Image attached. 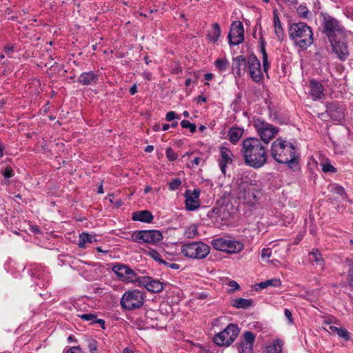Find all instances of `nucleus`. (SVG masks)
Masks as SVG:
<instances>
[{"label":"nucleus","instance_id":"nucleus-5","mask_svg":"<svg viewBox=\"0 0 353 353\" xmlns=\"http://www.w3.org/2000/svg\"><path fill=\"white\" fill-rule=\"evenodd\" d=\"M323 32L327 37L328 39L334 38L343 39L347 36V32L340 24L339 21L329 15L323 16L322 23Z\"/></svg>","mask_w":353,"mask_h":353},{"label":"nucleus","instance_id":"nucleus-28","mask_svg":"<svg viewBox=\"0 0 353 353\" xmlns=\"http://www.w3.org/2000/svg\"><path fill=\"white\" fill-rule=\"evenodd\" d=\"M252 299L238 298L232 301L231 305L236 308L247 309L253 305Z\"/></svg>","mask_w":353,"mask_h":353},{"label":"nucleus","instance_id":"nucleus-46","mask_svg":"<svg viewBox=\"0 0 353 353\" xmlns=\"http://www.w3.org/2000/svg\"><path fill=\"white\" fill-rule=\"evenodd\" d=\"M80 318L86 321H90L91 323H95L96 316L92 314H83L79 316Z\"/></svg>","mask_w":353,"mask_h":353},{"label":"nucleus","instance_id":"nucleus-31","mask_svg":"<svg viewBox=\"0 0 353 353\" xmlns=\"http://www.w3.org/2000/svg\"><path fill=\"white\" fill-rule=\"evenodd\" d=\"M95 241H97L95 236L83 232L79 236L78 245L80 248H85L86 243H92Z\"/></svg>","mask_w":353,"mask_h":353},{"label":"nucleus","instance_id":"nucleus-51","mask_svg":"<svg viewBox=\"0 0 353 353\" xmlns=\"http://www.w3.org/2000/svg\"><path fill=\"white\" fill-rule=\"evenodd\" d=\"M228 285L231 288V291H234L240 288L239 285L235 281H230Z\"/></svg>","mask_w":353,"mask_h":353},{"label":"nucleus","instance_id":"nucleus-37","mask_svg":"<svg viewBox=\"0 0 353 353\" xmlns=\"http://www.w3.org/2000/svg\"><path fill=\"white\" fill-rule=\"evenodd\" d=\"M181 125L183 128H188L190 130V131L192 132V133H194L196 132V126L194 123H190L189 121L188 120H183L181 122Z\"/></svg>","mask_w":353,"mask_h":353},{"label":"nucleus","instance_id":"nucleus-38","mask_svg":"<svg viewBox=\"0 0 353 353\" xmlns=\"http://www.w3.org/2000/svg\"><path fill=\"white\" fill-rule=\"evenodd\" d=\"M297 14L301 18H307L309 10L306 6L300 5L296 9Z\"/></svg>","mask_w":353,"mask_h":353},{"label":"nucleus","instance_id":"nucleus-25","mask_svg":"<svg viewBox=\"0 0 353 353\" xmlns=\"http://www.w3.org/2000/svg\"><path fill=\"white\" fill-rule=\"evenodd\" d=\"M132 219L133 221L149 223L152 221L154 216L148 210H141L133 212L132 214Z\"/></svg>","mask_w":353,"mask_h":353},{"label":"nucleus","instance_id":"nucleus-15","mask_svg":"<svg viewBox=\"0 0 353 353\" xmlns=\"http://www.w3.org/2000/svg\"><path fill=\"white\" fill-rule=\"evenodd\" d=\"M28 272L34 279L41 280V282H36L37 285H42V287H44L50 281L48 271L44 266L40 264L32 265L31 267L28 268Z\"/></svg>","mask_w":353,"mask_h":353},{"label":"nucleus","instance_id":"nucleus-40","mask_svg":"<svg viewBox=\"0 0 353 353\" xmlns=\"http://www.w3.org/2000/svg\"><path fill=\"white\" fill-rule=\"evenodd\" d=\"M88 347L90 353L97 352L98 342L94 339H89Z\"/></svg>","mask_w":353,"mask_h":353},{"label":"nucleus","instance_id":"nucleus-47","mask_svg":"<svg viewBox=\"0 0 353 353\" xmlns=\"http://www.w3.org/2000/svg\"><path fill=\"white\" fill-rule=\"evenodd\" d=\"M266 284L268 287H280L281 285V281L279 279H272L266 281Z\"/></svg>","mask_w":353,"mask_h":353},{"label":"nucleus","instance_id":"nucleus-60","mask_svg":"<svg viewBox=\"0 0 353 353\" xmlns=\"http://www.w3.org/2000/svg\"><path fill=\"white\" fill-rule=\"evenodd\" d=\"M137 92V85L134 84V85H132V86L130 88V94L134 95V94H135Z\"/></svg>","mask_w":353,"mask_h":353},{"label":"nucleus","instance_id":"nucleus-64","mask_svg":"<svg viewBox=\"0 0 353 353\" xmlns=\"http://www.w3.org/2000/svg\"><path fill=\"white\" fill-rule=\"evenodd\" d=\"M123 353H134L133 350H131L130 348L129 347H125L123 351Z\"/></svg>","mask_w":353,"mask_h":353},{"label":"nucleus","instance_id":"nucleus-9","mask_svg":"<svg viewBox=\"0 0 353 353\" xmlns=\"http://www.w3.org/2000/svg\"><path fill=\"white\" fill-rule=\"evenodd\" d=\"M239 333L238 326L231 323L224 330L215 335L214 342L219 346H229L234 341Z\"/></svg>","mask_w":353,"mask_h":353},{"label":"nucleus","instance_id":"nucleus-24","mask_svg":"<svg viewBox=\"0 0 353 353\" xmlns=\"http://www.w3.org/2000/svg\"><path fill=\"white\" fill-rule=\"evenodd\" d=\"M308 259L312 265L319 266L321 270H324L325 261L318 249H314L308 254Z\"/></svg>","mask_w":353,"mask_h":353},{"label":"nucleus","instance_id":"nucleus-17","mask_svg":"<svg viewBox=\"0 0 353 353\" xmlns=\"http://www.w3.org/2000/svg\"><path fill=\"white\" fill-rule=\"evenodd\" d=\"M139 283L152 293H159L163 289V283L150 276H141L139 279Z\"/></svg>","mask_w":353,"mask_h":353},{"label":"nucleus","instance_id":"nucleus-1","mask_svg":"<svg viewBox=\"0 0 353 353\" xmlns=\"http://www.w3.org/2000/svg\"><path fill=\"white\" fill-rule=\"evenodd\" d=\"M270 153L272 157L279 163L288 164L293 171L299 169V155L292 143L278 138L272 143Z\"/></svg>","mask_w":353,"mask_h":353},{"label":"nucleus","instance_id":"nucleus-61","mask_svg":"<svg viewBox=\"0 0 353 353\" xmlns=\"http://www.w3.org/2000/svg\"><path fill=\"white\" fill-rule=\"evenodd\" d=\"M205 79L207 81H210L213 78V74L212 73H206L204 75Z\"/></svg>","mask_w":353,"mask_h":353},{"label":"nucleus","instance_id":"nucleus-2","mask_svg":"<svg viewBox=\"0 0 353 353\" xmlns=\"http://www.w3.org/2000/svg\"><path fill=\"white\" fill-rule=\"evenodd\" d=\"M265 145L257 138H248L243 141L241 154L246 165L260 168L267 162Z\"/></svg>","mask_w":353,"mask_h":353},{"label":"nucleus","instance_id":"nucleus-63","mask_svg":"<svg viewBox=\"0 0 353 353\" xmlns=\"http://www.w3.org/2000/svg\"><path fill=\"white\" fill-rule=\"evenodd\" d=\"M207 101V99L205 96L203 95H200L198 97V102H203V103H205Z\"/></svg>","mask_w":353,"mask_h":353},{"label":"nucleus","instance_id":"nucleus-13","mask_svg":"<svg viewBox=\"0 0 353 353\" xmlns=\"http://www.w3.org/2000/svg\"><path fill=\"white\" fill-rule=\"evenodd\" d=\"M250 78L256 83H261L263 80L261 63L257 57L251 54L247 58V68Z\"/></svg>","mask_w":353,"mask_h":353},{"label":"nucleus","instance_id":"nucleus-11","mask_svg":"<svg viewBox=\"0 0 353 353\" xmlns=\"http://www.w3.org/2000/svg\"><path fill=\"white\" fill-rule=\"evenodd\" d=\"M237 199L244 204L254 205L256 203V195L251 185L241 183L238 188Z\"/></svg>","mask_w":353,"mask_h":353},{"label":"nucleus","instance_id":"nucleus-55","mask_svg":"<svg viewBox=\"0 0 353 353\" xmlns=\"http://www.w3.org/2000/svg\"><path fill=\"white\" fill-rule=\"evenodd\" d=\"M163 264L173 270H177L179 268V265L175 263H168L165 261V263Z\"/></svg>","mask_w":353,"mask_h":353},{"label":"nucleus","instance_id":"nucleus-42","mask_svg":"<svg viewBox=\"0 0 353 353\" xmlns=\"http://www.w3.org/2000/svg\"><path fill=\"white\" fill-rule=\"evenodd\" d=\"M338 336L343 339H345V341H349L350 340V335H349V332L348 331L345 329V328H343V327H339V330H337V333Z\"/></svg>","mask_w":353,"mask_h":353},{"label":"nucleus","instance_id":"nucleus-45","mask_svg":"<svg viewBox=\"0 0 353 353\" xmlns=\"http://www.w3.org/2000/svg\"><path fill=\"white\" fill-rule=\"evenodd\" d=\"M272 255V250L270 248H263L261 252V257L263 260L269 259Z\"/></svg>","mask_w":353,"mask_h":353},{"label":"nucleus","instance_id":"nucleus-50","mask_svg":"<svg viewBox=\"0 0 353 353\" xmlns=\"http://www.w3.org/2000/svg\"><path fill=\"white\" fill-rule=\"evenodd\" d=\"M14 50V45H6L4 48L3 51L6 54H8V57L11 58V56L10 55V53L13 52Z\"/></svg>","mask_w":353,"mask_h":353},{"label":"nucleus","instance_id":"nucleus-53","mask_svg":"<svg viewBox=\"0 0 353 353\" xmlns=\"http://www.w3.org/2000/svg\"><path fill=\"white\" fill-rule=\"evenodd\" d=\"M182 72V70L181 68V67L179 66V64H174V66L173 68H172L171 69V72L172 74H178L179 73H181Z\"/></svg>","mask_w":353,"mask_h":353},{"label":"nucleus","instance_id":"nucleus-58","mask_svg":"<svg viewBox=\"0 0 353 353\" xmlns=\"http://www.w3.org/2000/svg\"><path fill=\"white\" fill-rule=\"evenodd\" d=\"M336 105L334 103H330L327 105V110L330 114L331 117H333V114L332 113V110H334L336 108Z\"/></svg>","mask_w":353,"mask_h":353},{"label":"nucleus","instance_id":"nucleus-34","mask_svg":"<svg viewBox=\"0 0 353 353\" xmlns=\"http://www.w3.org/2000/svg\"><path fill=\"white\" fill-rule=\"evenodd\" d=\"M345 263L349 268L347 272V282L350 286L353 287V258H347Z\"/></svg>","mask_w":353,"mask_h":353},{"label":"nucleus","instance_id":"nucleus-36","mask_svg":"<svg viewBox=\"0 0 353 353\" xmlns=\"http://www.w3.org/2000/svg\"><path fill=\"white\" fill-rule=\"evenodd\" d=\"M148 254L154 261H158L159 263H165V261L161 259V256L158 251L151 249L148 251Z\"/></svg>","mask_w":353,"mask_h":353},{"label":"nucleus","instance_id":"nucleus-18","mask_svg":"<svg viewBox=\"0 0 353 353\" xmlns=\"http://www.w3.org/2000/svg\"><path fill=\"white\" fill-rule=\"evenodd\" d=\"M233 162V153L231 150L222 145L220 148V159L219 160V165L221 172L225 174L226 167L228 165L232 164Z\"/></svg>","mask_w":353,"mask_h":353},{"label":"nucleus","instance_id":"nucleus-8","mask_svg":"<svg viewBox=\"0 0 353 353\" xmlns=\"http://www.w3.org/2000/svg\"><path fill=\"white\" fill-rule=\"evenodd\" d=\"M143 295L138 290L125 292L121 299V305L123 308L132 310L141 307L143 304Z\"/></svg>","mask_w":353,"mask_h":353},{"label":"nucleus","instance_id":"nucleus-20","mask_svg":"<svg viewBox=\"0 0 353 353\" xmlns=\"http://www.w3.org/2000/svg\"><path fill=\"white\" fill-rule=\"evenodd\" d=\"M200 190L194 189L193 191L188 190L185 192V208L189 211H193L197 209L200 204L199 196Z\"/></svg>","mask_w":353,"mask_h":353},{"label":"nucleus","instance_id":"nucleus-26","mask_svg":"<svg viewBox=\"0 0 353 353\" xmlns=\"http://www.w3.org/2000/svg\"><path fill=\"white\" fill-rule=\"evenodd\" d=\"M273 22L276 36L278 40L282 41L284 39V32L276 10L273 12Z\"/></svg>","mask_w":353,"mask_h":353},{"label":"nucleus","instance_id":"nucleus-10","mask_svg":"<svg viewBox=\"0 0 353 353\" xmlns=\"http://www.w3.org/2000/svg\"><path fill=\"white\" fill-rule=\"evenodd\" d=\"M212 245L214 249L227 253H237L243 248L241 242L223 238L212 240Z\"/></svg>","mask_w":353,"mask_h":353},{"label":"nucleus","instance_id":"nucleus-52","mask_svg":"<svg viewBox=\"0 0 353 353\" xmlns=\"http://www.w3.org/2000/svg\"><path fill=\"white\" fill-rule=\"evenodd\" d=\"M67 351L69 353H82V350L79 346L70 347Z\"/></svg>","mask_w":353,"mask_h":353},{"label":"nucleus","instance_id":"nucleus-21","mask_svg":"<svg viewBox=\"0 0 353 353\" xmlns=\"http://www.w3.org/2000/svg\"><path fill=\"white\" fill-rule=\"evenodd\" d=\"M255 340V335L250 331H246L243 334V340L239 345V353H254L253 344Z\"/></svg>","mask_w":353,"mask_h":353},{"label":"nucleus","instance_id":"nucleus-16","mask_svg":"<svg viewBox=\"0 0 353 353\" xmlns=\"http://www.w3.org/2000/svg\"><path fill=\"white\" fill-rule=\"evenodd\" d=\"M112 271L123 281L133 282L137 279V274L128 265L117 264L112 267Z\"/></svg>","mask_w":353,"mask_h":353},{"label":"nucleus","instance_id":"nucleus-22","mask_svg":"<svg viewBox=\"0 0 353 353\" xmlns=\"http://www.w3.org/2000/svg\"><path fill=\"white\" fill-rule=\"evenodd\" d=\"M99 75L94 71L82 72L79 78L78 83L83 85H94L99 81Z\"/></svg>","mask_w":353,"mask_h":353},{"label":"nucleus","instance_id":"nucleus-27","mask_svg":"<svg viewBox=\"0 0 353 353\" xmlns=\"http://www.w3.org/2000/svg\"><path fill=\"white\" fill-rule=\"evenodd\" d=\"M220 36H221L220 26L219 23H214L212 26L211 30L208 31L207 37L210 42L215 43L219 40Z\"/></svg>","mask_w":353,"mask_h":353},{"label":"nucleus","instance_id":"nucleus-3","mask_svg":"<svg viewBox=\"0 0 353 353\" xmlns=\"http://www.w3.org/2000/svg\"><path fill=\"white\" fill-rule=\"evenodd\" d=\"M288 33L294 45L301 50L307 49L314 43L312 29L305 23H293L288 28Z\"/></svg>","mask_w":353,"mask_h":353},{"label":"nucleus","instance_id":"nucleus-19","mask_svg":"<svg viewBox=\"0 0 353 353\" xmlns=\"http://www.w3.org/2000/svg\"><path fill=\"white\" fill-rule=\"evenodd\" d=\"M247 68V59L239 55L232 59V72L235 78H239L244 75Z\"/></svg>","mask_w":353,"mask_h":353},{"label":"nucleus","instance_id":"nucleus-30","mask_svg":"<svg viewBox=\"0 0 353 353\" xmlns=\"http://www.w3.org/2000/svg\"><path fill=\"white\" fill-rule=\"evenodd\" d=\"M243 130L239 128L232 127L228 132L229 140L233 143H236L242 137Z\"/></svg>","mask_w":353,"mask_h":353},{"label":"nucleus","instance_id":"nucleus-7","mask_svg":"<svg viewBox=\"0 0 353 353\" xmlns=\"http://www.w3.org/2000/svg\"><path fill=\"white\" fill-rule=\"evenodd\" d=\"M253 125L261 140L267 145L279 132V128L261 119H255Z\"/></svg>","mask_w":353,"mask_h":353},{"label":"nucleus","instance_id":"nucleus-56","mask_svg":"<svg viewBox=\"0 0 353 353\" xmlns=\"http://www.w3.org/2000/svg\"><path fill=\"white\" fill-rule=\"evenodd\" d=\"M201 161V159L199 157H196L194 158V159L191 161V167H194L195 165H199L200 162Z\"/></svg>","mask_w":353,"mask_h":353},{"label":"nucleus","instance_id":"nucleus-39","mask_svg":"<svg viewBox=\"0 0 353 353\" xmlns=\"http://www.w3.org/2000/svg\"><path fill=\"white\" fill-rule=\"evenodd\" d=\"M165 154H166V157L168 159V160L170 161H175L178 157L177 154L171 148H168L166 149Z\"/></svg>","mask_w":353,"mask_h":353},{"label":"nucleus","instance_id":"nucleus-33","mask_svg":"<svg viewBox=\"0 0 353 353\" xmlns=\"http://www.w3.org/2000/svg\"><path fill=\"white\" fill-rule=\"evenodd\" d=\"M199 234L197 227L195 224L190 225L185 229L183 236L187 239H194Z\"/></svg>","mask_w":353,"mask_h":353},{"label":"nucleus","instance_id":"nucleus-29","mask_svg":"<svg viewBox=\"0 0 353 353\" xmlns=\"http://www.w3.org/2000/svg\"><path fill=\"white\" fill-rule=\"evenodd\" d=\"M260 52L262 54L263 71L265 72H268V69L270 68V63L268 61V53L266 52L265 50V42L263 39L261 40Z\"/></svg>","mask_w":353,"mask_h":353},{"label":"nucleus","instance_id":"nucleus-48","mask_svg":"<svg viewBox=\"0 0 353 353\" xmlns=\"http://www.w3.org/2000/svg\"><path fill=\"white\" fill-rule=\"evenodd\" d=\"M322 170L324 172H335L336 168L329 163L322 164Z\"/></svg>","mask_w":353,"mask_h":353},{"label":"nucleus","instance_id":"nucleus-57","mask_svg":"<svg viewBox=\"0 0 353 353\" xmlns=\"http://www.w3.org/2000/svg\"><path fill=\"white\" fill-rule=\"evenodd\" d=\"M277 2L283 3L288 5H293L297 3V0H276Z\"/></svg>","mask_w":353,"mask_h":353},{"label":"nucleus","instance_id":"nucleus-49","mask_svg":"<svg viewBox=\"0 0 353 353\" xmlns=\"http://www.w3.org/2000/svg\"><path fill=\"white\" fill-rule=\"evenodd\" d=\"M165 119L168 121H171L174 120V119H179L180 117L177 116L174 112L170 111L166 114Z\"/></svg>","mask_w":353,"mask_h":353},{"label":"nucleus","instance_id":"nucleus-41","mask_svg":"<svg viewBox=\"0 0 353 353\" xmlns=\"http://www.w3.org/2000/svg\"><path fill=\"white\" fill-rule=\"evenodd\" d=\"M181 185V181L180 179H174L169 183V189L170 190H177Z\"/></svg>","mask_w":353,"mask_h":353},{"label":"nucleus","instance_id":"nucleus-43","mask_svg":"<svg viewBox=\"0 0 353 353\" xmlns=\"http://www.w3.org/2000/svg\"><path fill=\"white\" fill-rule=\"evenodd\" d=\"M332 192L341 196H346L345 190L341 185H334L332 188Z\"/></svg>","mask_w":353,"mask_h":353},{"label":"nucleus","instance_id":"nucleus-6","mask_svg":"<svg viewBox=\"0 0 353 353\" xmlns=\"http://www.w3.org/2000/svg\"><path fill=\"white\" fill-rule=\"evenodd\" d=\"M129 239L139 244L155 245L163 239V234L157 230H135L131 234Z\"/></svg>","mask_w":353,"mask_h":353},{"label":"nucleus","instance_id":"nucleus-32","mask_svg":"<svg viewBox=\"0 0 353 353\" xmlns=\"http://www.w3.org/2000/svg\"><path fill=\"white\" fill-rule=\"evenodd\" d=\"M214 65L220 72H223L228 69L229 66V61L225 57L218 58L214 61Z\"/></svg>","mask_w":353,"mask_h":353},{"label":"nucleus","instance_id":"nucleus-59","mask_svg":"<svg viewBox=\"0 0 353 353\" xmlns=\"http://www.w3.org/2000/svg\"><path fill=\"white\" fill-rule=\"evenodd\" d=\"M143 77L148 79V80H151L152 79V74L148 72V71H145L143 73Z\"/></svg>","mask_w":353,"mask_h":353},{"label":"nucleus","instance_id":"nucleus-35","mask_svg":"<svg viewBox=\"0 0 353 353\" xmlns=\"http://www.w3.org/2000/svg\"><path fill=\"white\" fill-rule=\"evenodd\" d=\"M282 351V343L281 341H276L272 346L268 348L269 353H281Z\"/></svg>","mask_w":353,"mask_h":353},{"label":"nucleus","instance_id":"nucleus-44","mask_svg":"<svg viewBox=\"0 0 353 353\" xmlns=\"http://www.w3.org/2000/svg\"><path fill=\"white\" fill-rule=\"evenodd\" d=\"M5 179H10L14 175V170L10 166H7L1 172Z\"/></svg>","mask_w":353,"mask_h":353},{"label":"nucleus","instance_id":"nucleus-14","mask_svg":"<svg viewBox=\"0 0 353 353\" xmlns=\"http://www.w3.org/2000/svg\"><path fill=\"white\" fill-rule=\"evenodd\" d=\"M230 46H238L244 40V28L240 21H234L230 25V32L228 36Z\"/></svg>","mask_w":353,"mask_h":353},{"label":"nucleus","instance_id":"nucleus-62","mask_svg":"<svg viewBox=\"0 0 353 353\" xmlns=\"http://www.w3.org/2000/svg\"><path fill=\"white\" fill-rule=\"evenodd\" d=\"M153 150H154V147H153V145H147V146L145 147V152L149 153V152H152V151H153Z\"/></svg>","mask_w":353,"mask_h":353},{"label":"nucleus","instance_id":"nucleus-23","mask_svg":"<svg viewBox=\"0 0 353 353\" xmlns=\"http://www.w3.org/2000/svg\"><path fill=\"white\" fill-rule=\"evenodd\" d=\"M309 94L313 98L314 100L321 99L323 92V87L321 83L312 79L309 83Z\"/></svg>","mask_w":353,"mask_h":353},{"label":"nucleus","instance_id":"nucleus-4","mask_svg":"<svg viewBox=\"0 0 353 353\" xmlns=\"http://www.w3.org/2000/svg\"><path fill=\"white\" fill-rule=\"evenodd\" d=\"M210 248L202 241H193L184 243L181 248V254L191 259L201 260L208 256Z\"/></svg>","mask_w":353,"mask_h":353},{"label":"nucleus","instance_id":"nucleus-12","mask_svg":"<svg viewBox=\"0 0 353 353\" xmlns=\"http://www.w3.org/2000/svg\"><path fill=\"white\" fill-rule=\"evenodd\" d=\"M330 43L332 52L340 61H345L350 55L348 46L345 38H334L329 40Z\"/></svg>","mask_w":353,"mask_h":353},{"label":"nucleus","instance_id":"nucleus-54","mask_svg":"<svg viewBox=\"0 0 353 353\" xmlns=\"http://www.w3.org/2000/svg\"><path fill=\"white\" fill-rule=\"evenodd\" d=\"M284 314H285V317L288 319V320L289 321V323H292L293 318H292V314L291 312L288 309H285L284 310Z\"/></svg>","mask_w":353,"mask_h":353}]
</instances>
